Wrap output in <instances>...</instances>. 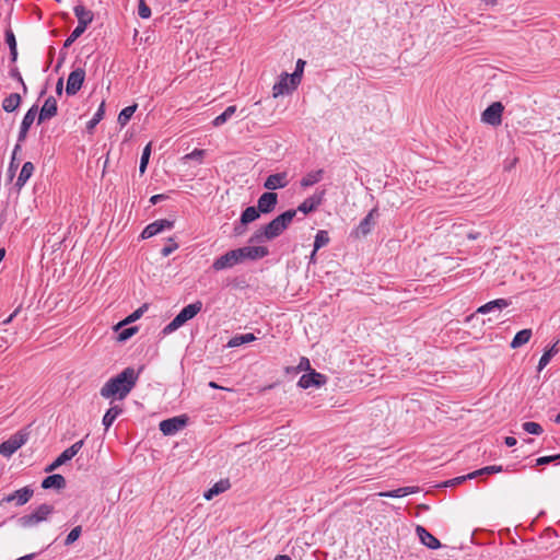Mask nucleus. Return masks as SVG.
Masks as SVG:
<instances>
[{
    "label": "nucleus",
    "instance_id": "1",
    "mask_svg": "<svg viewBox=\"0 0 560 560\" xmlns=\"http://www.w3.org/2000/svg\"><path fill=\"white\" fill-rule=\"evenodd\" d=\"M139 378V371L133 368H126L116 376L109 378L101 388V396L104 398L124 399L135 387Z\"/></svg>",
    "mask_w": 560,
    "mask_h": 560
},
{
    "label": "nucleus",
    "instance_id": "2",
    "mask_svg": "<svg viewBox=\"0 0 560 560\" xmlns=\"http://www.w3.org/2000/svg\"><path fill=\"white\" fill-rule=\"evenodd\" d=\"M298 210L289 209L273 220H271L268 224L257 230L253 236L250 237V243H259L264 241H271L279 235H281L292 223L293 219L296 217Z\"/></svg>",
    "mask_w": 560,
    "mask_h": 560
},
{
    "label": "nucleus",
    "instance_id": "3",
    "mask_svg": "<svg viewBox=\"0 0 560 560\" xmlns=\"http://www.w3.org/2000/svg\"><path fill=\"white\" fill-rule=\"evenodd\" d=\"M202 308V302L196 301L191 304L186 305L180 312L168 323L163 329L164 336L170 335L180 328L189 319L194 318Z\"/></svg>",
    "mask_w": 560,
    "mask_h": 560
},
{
    "label": "nucleus",
    "instance_id": "4",
    "mask_svg": "<svg viewBox=\"0 0 560 560\" xmlns=\"http://www.w3.org/2000/svg\"><path fill=\"white\" fill-rule=\"evenodd\" d=\"M28 440V433L21 430L0 444V455L10 457Z\"/></svg>",
    "mask_w": 560,
    "mask_h": 560
},
{
    "label": "nucleus",
    "instance_id": "5",
    "mask_svg": "<svg viewBox=\"0 0 560 560\" xmlns=\"http://www.w3.org/2000/svg\"><path fill=\"white\" fill-rule=\"evenodd\" d=\"M73 12L78 19V25L72 31V43L85 32L94 18L93 12L81 4L75 5Z\"/></svg>",
    "mask_w": 560,
    "mask_h": 560
},
{
    "label": "nucleus",
    "instance_id": "6",
    "mask_svg": "<svg viewBox=\"0 0 560 560\" xmlns=\"http://www.w3.org/2000/svg\"><path fill=\"white\" fill-rule=\"evenodd\" d=\"M234 250L241 264L246 260H257L264 258L269 254L268 248L264 246H244Z\"/></svg>",
    "mask_w": 560,
    "mask_h": 560
},
{
    "label": "nucleus",
    "instance_id": "7",
    "mask_svg": "<svg viewBox=\"0 0 560 560\" xmlns=\"http://www.w3.org/2000/svg\"><path fill=\"white\" fill-rule=\"evenodd\" d=\"M187 421L186 416L168 418L160 422L159 429L164 435H174L186 427Z\"/></svg>",
    "mask_w": 560,
    "mask_h": 560
},
{
    "label": "nucleus",
    "instance_id": "8",
    "mask_svg": "<svg viewBox=\"0 0 560 560\" xmlns=\"http://www.w3.org/2000/svg\"><path fill=\"white\" fill-rule=\"evenodd\" d=\"M504 106L501 102H494L489 105L482 113L481 119L483 122L491 126H499L502 122V113Z\"/></svg>",
    "mask_w": 560,
    "mask_h": 560
},
{
    "label": "nucleus",
    "instance_id": "9",
    "mask_svg": "<svg viewBox=\"0 0 560 560\" xmlns=\"http://www.w3.org/2000/svg\"><path fill=\"white\" fill-rule=\"evenodd\" d=\"M326 190H316L312 196L307 197L295 210L304 215L315 211L324 201Z\"/></svg>",
    "mask_w": 560,
    "mask_h": 560
},
{
    "label": "nucleus",
    "instance_id": "10",
    "mask_svg": "<svg viewBox=\"0 0 560 560\" xmlns=\"http://www.w3.org/2000/svg\"><path fill=\"white\" fill-rule=\"evenodd\" d=\"M326 381L327 377L324 374L316 372L315 370H311L308 373L303 374L300 377L298 386L303 389H307L310 387H320L326 383Z\"/></svg>",
    "mask_w": 560,
    "mask_h": 560
},
{
    "label": "nucleus",
    "instance_id": "11",
    "mask_svg": "<svg viewBox=\"0 0 560 560\" xmlns=\"http://www.w3.org/2000/svg\"><path fill=\"white\" fill-rule=\"evenodd\" d=\"M238 257L234 249H231L226 252L225 254L221 255L220 257L215 258L212 264V269L214 271H221L224 269L233 268L236 265H240Z\"/></svg>",
    "mask_w": 560,
    "mask_h": 560
},
{
    "label": "nucleus",
    "instance_id": "12",
    "mask_svg": "<svg viewBox=\"0 0 560 560\" xmlns=\"http://www.w3.org/2000/svg\"><path fill=\"white\" fill-rule=\"evenodd\" d=\"M173 225H174V222L170 221L167 219L155 220L154 222L148 224L143 229V231L141 233V238H143V240L150 238L165 230H171L173 228Z\"/></svg>",
    "mask_w": 560,
    "mask_h": 560
},
{
    "label": "nucleus",
    "instance_id": "13",
    "mask_svg": "<svg viewBox=\"0 0 560 560\" xmlns=\"http://www.w3.org/2000/svg\"><path fill=\"white\" fill-rule=\"evenodd\" d=\"M32 495L33 490L30 487H24L4 497L0 501V504L14 502L16 505L21 506L27 503Z\"/></svg>",
    "mask_w": 560,
    "mask_h": 560
},
{
    "label": "nucleus",
    "instance_id": "14",
    "mask_svg": "<svg viewBox=\"0 0 560 560\" xmlns=\"http://www.w3.org/2000/svg\"><path fill=\"white\" fill-rule=\"evenodd\" d=\"M278 203V195L273 191H266L257 200V208L260 213H270Z\"/></svg>",
    "mask_w": 560,
    "mask_h": 560
},
{
    "label": "nucleus",
    "instance_id": "15",
    "mask_svg": "<svg viewBox=\"0 0 560 560\" xmlns=\"http://www.w3.org/2000/svg\"><path fill=\"white\" fill-rule=\"evenodd\" d=\"M289 184L288 173L281 172V173H275L269 175L265 183L264 187L270 191L284 188Z\"/></svg>",
    "mask_w": 560,
    "mask_h": 560
},
{
    "label": "nucleus",
    "instance_id": "16",
    "mask_svg": "<svg viewBox=\"0 0 560 560\" xmlns=\"http://www.w3.org/2000/svg\"><path fill=\"white\" fill-rule=\"evenodd\" d=\"M378 215L377 209H372L359 223V225L355 229V235L358 237L360 236H366L369 233H371L374 224H375V217Z\"/></svg>",
    "mask_w": 560,
    "mask_h": 560
},
{
    "label": "nucleus",
    "instance_id": "17",
    "mask_svg": "<svg viewBox=\"0 0 560 560\" xmlns=\"http://www.w3.org/2000/svg\"><path fill=\"white\" fill-rule=\"evenodd\" d=\"M290 74L284 72L280 75L278 82L273 84L272 88V96L279 97L281 95L290 94L296 88H293L292 83H290Z\"/></svg>",
    "mask_w": 560,
    "mask_h": 560
},
{
    "label": "nucleus",
    "instance_id": "18",
    "mask_svg": "<svg viewBox=\"0 0 560 560\" xmlns=\"http://www.w3.org/2000/svg\"><path fill=\"white\" fill-rule=\"evenodd\" d=\"M416 532L421 542L428 548L439 549L441 547L440 540L435 538L431 533H429L424 527L418 525Z\"/></svg>",
    "mask_w": 560,
    "mask_h": 560
},
{
    "label": "nucleus",
    "instance_id": "19",
    "mask_svg": "<svg viewBox=\"0 0 560 560\" xmlns=\"http://www.w3.org/2000/svg\"><path fill=\"white\" fill-rule=\"evenodd\" d=\"M56 113H57V102L52 96H50L45 101V103L39 112L38 122H42L46 119H50L51 117H54L56 115Z\"/></svg>",
    "mask_w": 560,
    "mask_h": 560
},
{
    "label": "nucleus",
    "instance_id": "20",
    "mask_svg": "<svg viewBox=\"0 0 560 560\" xmlns=\"http://www.w3.org/2000/svg\"><path fill=\"white\" fill-rule=\"evenodd\" d=\"M67 487V480L63 476L55 474L46 477L42 482L44 489H65Z\"/></svg>",
    "mask_w": 560,
    "mask_h": 560
},
{
    "label": "nucleus",
    "instance_id": "21",
    "mask_svg": "<svg viewBox=\"0 0 560 560\" xmlns=\"http://www.w3.org/2000/svg\"><path fill=\"white\" fill-rule=\"evenodd\" d=\"M510 305V302L505 299H497L493 301H490L480 307H478L477 313L479 314H487L493 311H502L503 308L508 307Z\"/></svg>",
    "mask_w": 560,
    "mask_h": 560
},
{
    "label": "nucleus",
    "instance_id": "22",
    "mask_svg": "<svg viewBox=\"0 0 560 560\" xmlns=\"http://www.w3.org/2000/svg\"><path fill=\"white\" fill-rule=\"evenodd\" d=\"M229 479H221L215 482L209 490H207L203 494L206 500H212L215 495L223 493L230 488Z\"/></svg>",
    "mask_w": 560,
    "mask_h": 560
},
{
    "label": "nucleus",
    "instance_id": "23",
    "mask_svg": "<svg viewBox=\"0 0 560 560\" xmlns=\"http://www.w3.org/2000/svg\"><path fill=\"white\" fill-rule=\"evenodd\" d=\"M324 177V170H316L308 172L305 176L302 177L300 185L303 188L311 187L317 183H319Z\"/></svg>",
    "mask_w": 560,
    "mask_h": 560
},
{
    "label": "nucleus",
    "instance_id": "24",
    "mask_svg": "<svg viewBox=\"0 0 560 560\" xmlns=\"http://www.w3.org/2000/svg\"><path fill=\"white\" fill-rule=\"evenodd\" d=\"M256 340V336L252 332L248 334H237L233 336L226 343L228 348H236L245 343H249Z\"/></svg>",
    "mask_w": 560,
    "mask_h": 560
},
{
    "label": "nucleus",
    "instance_id": "25",
    "mask_svg": "<svg viewBox=\"0 0 560 560\" xmlns=\"http://www.w3.org/2000/svg\"><path fill=\"white\" fill-rule=\"evenodd\" d=\"M122 412V408L118 405L112 406L104 415L102 423L105 430H108L118 416Z\"/></svg>",
    "mask_w": 560,
    "mask_h": 560
},
{
    "label": "nucleus",
    "instance_id": "26",
    "mask_svg": "<svg viewBox=\"0 0 560 560\" xmlns=\"http://www.w3.org/2000/svg\"><path fill=\"white\" fill-rule=\"evenodd\" d=\"M532 335H533L532 329H522V330L517 331L511 341V345H510L511 348L517 349V348L526 345L529 341Z\"/></svg>",
    "mask_w": 560,
    "mask_h": 560
},
{
    "label": "nucleus",
    "instance_id": "27",
    "mask_svg": "<svg viewBox=\"0 0 560 560\" xmlns=\"http://www.w3.org/2000/svg\"><path fill=\"white\" fill-rule=\"evenodd\" d=\"M148 310V305L147 304H143L142 306H140L139 308H137L135 312H132L130 315H128L122 322L118 323L116 326H115V330H119L122 326L125 325H128L130 323H133L136 320H138L142 315L143 313Z\"/></svg>",
    "mask_w": 560,
    "mask_h": 560
},
{
    "label": "nucleus",
    "instance_id": "28",
    "mask_svg": "<svg viewBox=\"0 0 560 560\" xmlns=\"http://www.w3.org/2000/svg\"><path fill=\"white\" fill-rule=\"evenodd\" d=\"M21 104V96L18 93H12L8 97H5L2 102V108L7 113L14 112Z\"/></svg>",
    "mask_w": 560,
    "mask_h": 560
},
{
    "label": "nucleus",
    "instance_id": "29",
    "mask_svg": "<svg viewBox=\"0 0 560 560\" xmlns=\"http://www.w3.org/2000/svg\"><path fill=\"white\" fill-rule=\"evenodd\" d=\"M34 172V165L31 162H25L16 179V186L23 187Z\"/></svg>",
    "mask_w": 560,
    "mask_h": 560
},
{
    "label": "nucleus",
    "instance_id": "30",
    "mask_svg": "<svg viewBox=\"0 0 560 560\" xmlns=\"http://www.w3.org/2000/svg\"><path fill=\"white\" fill-rule=\"evenodd\" d=\"M235 113H236V106L235 105L228 106L222 114H220L219 116H217L213 119L212 125L214 127H220V126L224 125L228 120H230L232 118V116Z\"/></svg>",
    "mask_w": 560,
    "mask_h": 560
},
{
    "label": "nucleus",
    "instance_id": "31",
    "mask_svg": "<svg viewBox=\"0 0 560 560\" xmlns=\"http://www.w3.org/2000/svg\"><path fill=\"white\" fill-rule=\"evenodd\" d=\"M558 342L556 341L548 350H546L542 355L540 357V360L538 362V371H541L547 364L550 362L553 355H556L559 351L558 349Z\"/></svg>",
    "mask_w": 560,
    "mask_h": 560
},
{
    "label": "nucleus",
    "instance_id": "32",
    "mask_svg": "<svg viewBox=\"0 0 560 560\" xmlns=\"http://www.w3.org/2000/svg\"><path fill=\"white\" fill-rule=\"evenodd\" d=\"M260 217V211L257 207H247L241 214L242 223L249 224Z\"/></svg>",
    "mask_w": 560,
    "mask_h": 560
},
{
    "label": "nucleus",
    "instance_id": "33",
    "mask_svg": "<svg viewBox=\"0 0 560 560\" xmlns=\"http://www.w3.org/2000/svg\"><path fill=\"white\" fill-rule=\"evenodd\" d=\"M85 72L81 68L72 70V95H74L82 86Z\"/></svg>",
    "mask_w": 560,
    "mask_h": 560
},
{
    "label": "nucleus",
    "instance_id": "34",
    "mask_svg": "<svg viewBox=\"0 0 560 560\" xmlns=\"http://www.w3.org/2000/svg\"><path fill=\"white\" fill-rule=\"evenodd\" d=\"M329 243V235L328 232L325 230H319L314 240V249L313 255H316V252L320 249L322 247L326 246Z\"/></svg>",
    "mask_w": 560,
    "mask_h": 560
},
{
    "label": "nucleus",
    "instance_id": "35",
    "mask_svg": "<svg viewBox=\"0 0 560 560\" xmlns=\"http://www.w3.org/2000/svg\"><path fill=\"white\" fill-rule=\"evenodd\" d=\"M305 61L302 59H299L296 61L295 70L290 75V83H292L293 88H298V85L301 82L303 71H304Z\"/></svg>",
    "mask_w": 560,
    "mask_h": 560
},
{
    "label": "nucleus",
    "instance_id": "36",
    "mask_svg": "<svg viewBox=\"0 0 560 560\" xmlns=\"http://www.w3.org/2000/svg\"><path fill=\"white\" fill-rule=\"evenodd\" d=\"M104 107L105 103L102 102L96 113L93 117L86 122V130L92 132V130L96 127V125L103 119L104 116Z\"/></svg>",
    "mask_w": 560,
    "mask_h": 560
},
{
    "label": "nucleus",
    "instance_id": "37",
    "mask_svg": "<svg viewBox=\"0 0 560 560\" xmlns=\"http://www.w3.org/2000/svg\"><path fill=\"white\" fill-rule=\"evenodd\" d=\"M137 109V105H130V106H127L125 107L124 109H121V112L119 113L118 115V124L120 126H125L128 124V121L130 120V118L132 117V115L135 114Z\"/></svg>",
    "mask_w": 560,
    "mask_h": 560
},
{
    "label": "nucleus",
    "instance_id": "38",
    "mask_svg": "<svg viewBox=\"0 0 560 560\" xmlns=\"http://www.w3.org/2000/svg\"><path fill=\"white\" fill-rule=\"evenodd\" d=\"M503 471V467L500 466V465H491V466H486L481 469H478L474 472H470L468 474V477L469 478H475L477 476H481V475H491V474H495V472H501Z\"/></svg>",
    "mask_w": 560,
    "mask_h": 560
},
{
    "label": "nucleus",
    "instance_id": "39",
    "mask_svg": "<svg viewBox=\"0 0 560 560\" xmlns=\"http://www.w3.org/2000/svg\"><path fill=\"white\" fill-rule=\"evenodd\" d=\"M69 459H70V448H66L56 460H54L49 466L46 467L45 471L50 472V471L57 469L60 465L65 464Z\"/></svg>",
    "mask_w": 560,
    "mask_h": 560
},
{
    "label": "nucleus",
    "instance_id": "40",
    "mask_svg": "<svg viewBox=\"0 0 560 560\" xmlns=\"http://www.w3.org/2000/svg\"><path fill=\"white\" fill-rule=\"evenodd\" d=\"M150 155H151V143H148L144 147L142 154H141V159H140L139 172L141 175L144 174L147 171Z\"/></svg>",
    "mask_w": 560,
    "mask_h": 560
},
{
    "label": "nucleus",
    "instance_id": "41",
    "mask_svg": "<svg viewBox=\"0 0 560 560\" xmlns=\"http://www.w3.org/2000/svg\"><path fill=\"white\" fill-rule=\"evenodd\" d=\"M18 522H19L20 526H22L24 528L34 527L40 523L38 521V518L36 517V515H34V513H31V514L20 517Z\"/></svg>",
    "mask_w": 560,
    "mask_h": 560
},
{
    "label": "nucleus",
    "instance_id": "42",
    "mask_svg": "<svg viewBox=\"0 0 560 560\" xmlns=\"http://www.w3.org/2000/svg\"><path fill=\"white\" fill-rule=\"evenodd\" d=\"M37 115V108L35 106L31 107L27 113L25 114L21 127H23L24 130H28L32 124L34 122V119Z\"/></svg>",
    "mask_w": 560,
    "mask_h": 560
},
{
    "label": "nucleus",
    "instance_id": "43",
    "mask_svg": "<svg viewBox=\"0 0 560 560\" xmlns=\"http://www.w3.org/2000/svg\"><path fill=\"white\" fill-rule=\"evenodd\" d=\"M52 512V506L48 504L39 505L33 513L36 515L39 522L47 520L48 515Z\"/></svg>",
    "mask_w": 560,
    "mask_h": 560
},
{
    "label": "nucleus",
    "instance_id": "44",
    "mask_svg": "<svg viewBox=\"0 0 560 560\" xmlns=\"http://www.w3.org/2000/svg\"><path fill=\"white\" fill-rule=\"evenodd\" d=\"M523 427V430L529 434H535V435H539L542 433V427L537 423V422H533V421H527V422H524L522 424Z\"/></svg>",
    "mask_w": 560,
    "mask_h": 560
},
{
    "label": "nucleus",
    "instance_id": "45",
    "mask_svg": "<svg viewBox=\"0 0 560 560\" xmlns=\"http://www.w3.org/2000/svg\"><path fill=\"white\" fill-rule=\"evenodd\" d=\"M551 463L560 464V453L556 455L541 456L536 459L537 466H542Z\"/></svg>",
    "mask_w": 560,
    "mask_h": 560
},
{
    "label": "nucleus",
    "instance_id": "46",
    "mask_svg": "<svg viewBox=\"0 0 560 560\" xmlns=\"http://www.w3.org/2000/svg\"><path fill=\"white\" fill-rule=\"evenodd\" d=\"M90 463H91V457L88 454L86 455L81 454L75 459L77 469L78 470H85L90 466Z\"/></svg>",
    "mask_w": 560,
    "mask_h": 560
},
{
    "label": "nucleus",
    "instance_id": "47",
    "mask_svg": "<svg viewBox=\"0 0 560 560\" xmlns=\"http://www.w3.org/2000/svg\"><path fill=\"white\" fill-rule=\"evenodd\" d=\"M5 39L10 47L12 59L15 60V58H16V42H15L14 34L12 32H7Z\"/></svg>",
    "mask_w": 560,
    "mask_h": 560
},
{
    "label": "nucleus",
    "instance_id": "48",
    "mask_svg": "<svg viewBox=\"0 0 560 560\" xmlns=\"http://www.w3.org/2000/svg\"><path fill=\"white\" fill-rule=\"evenodd\" d=\"M138 14L141 19H149L151 16V9L144 0L139 1Z\"/></svg>",
    "mask_w": 560,
    "mask_h": 560
},
{
    "label": "nucleus",
    "instance_id": "49",
    "mask_svg": "<svg viewBox=\"0 0 560 560\" xmlns=\"http://www.w3.org/2000/svg\"><path fill=\"white\" fill-rule=\"evenodd\" d=\"M138 331V328L137 327H128V328H124L119 331L118 334V339L120 341H126L128 340L129 338H131L136 332Z\"/></svg>",
    "mask_w": 560,
    "mask_h": 560
},
{
    "label": "nucleus",
    "instance_id": "50",
    "mask_svg": "<svg viewBox=\"0 0 560 560\" xmlns=\"http://www.w3.org/2000/svg\"><path fill=\"white\" fill-rule=\"evenodd\" d=\"M404 492L405 491H402V487H401V488H398L395 490L380 492L378 495L384 497V498H402Z\"/></svg>",
    "mask_w": 560,
    "mask_h": 560
},
{
    "label": "nucleus",
    "instance_id": "51",
    "mask_svg": "<svg viewBox=\"0 0 560 560\" xmlns=\"http://www.w3.org/2000/svg\"><path fill=\"white\" fill-rule=\"evenodd\" d=\"M296 370L298 371H311L313 369L311 368L310 360L306 357H301L300 362L296 366Z\"/></svg>",
    "mask_w": 560,
    "mask_h": 560
},
{
    "label": "nucleus",
    "instance_id": "52",
    "mask_svg": "<svg viewBox=\"0 0 560 560\" xmlns=\"http://www.w3.org/2000/svg\"><path fill=\"white\" fill-rule=\"evenodd\" d=\"M178 248V245L177 243H171L170 245H166L164 246L162 249H161V255L163 257H167L170 256L173 252H175L176 249Z\"/></svg>",
    "mask_w": 560,
    "mask_h": 560
},
{
    "label": "nucleus",
    "instance_id": "53",
    "mask_svg": "<svg viewBox=\"0 0 560 560\" xmlns=\"http://www.w3.org/2000/svg\"><path fill=\"white\" fill-rule=\"evenodd\" d=\"M205 155V150L195 149L191 153L187 154L186 158L190 160L200 161Z\"/></svg>",
    "mask_w": 560,
    "mask_h": 560
},
{
    "label": "nucleus",
    "instance_id": "54",
    "mask_svg": "<svg viewBox=\"0 0 560 560\" xmlns=\"http://www.w3.org/2000/svg\"><path fill=\"white\" fill-rule=\"evenodd\" d=\"M246 225L247 224L242 223V219L240 218V221L237 223H235V225H234V234L235 235L244 234L246 231Z\"/></svg>",
    "mask_w": 560,
    "mask_h": 560
},
{
    "label": "nucleus",
    "instance_id": "55",
    "mask_svg": "<svg viewBox=\"0 0 560 560\" xmlns=\"http://www.w3.org/2000/svg\"><path fill=\"white\" fill-rule=\"evenodd\" d=\"M167 199V196L165 194H159V195H153L151 198H150V203L151 205H156L163 200H166Z\"/></svg>",
    "mask_w": 560,
    "mask_h": 560
},
{
    "label": "nucleus",
    "instance_id": "56",
    "mask_svg": "<svg viewBox=\"0 0 560 560\" xmlns=\"http://www.w3.org/2000/svg\"><path fill=\"white\" fill-rule=\"evenodd\" d=\"M466 479H470V478L468 477V475H467V476L456 477V478H454V479H451V480L446 481V486H454V485H458V483H462V482H463L464 480H466Z\"/></svg>",
    "mask_w": 560,
    "mask_h": 560
},
{
    "label": "nucleus",
    "instance_id": "57",
    "mask_svg": "<svg viewBox=\"0 0 560 560\" xmlns=\"http://www.w3.org/2000/svg\"><path fill=\"white\" fill-rule=\"evenodd\" d=\"M83 445V440L72 443V457L77 455V453L81 450Z\"/></svg>",
    "mask_w": 560,
    "mask_h": 560
},
{
    "label": "nucleus",
    "instance_id": "58",
    "mask_svg": "<svg viewBox=\"0 0 560 560\" xmlns=\"http://www.w3.org/2000/svg\"><path fill=\"white\" fill-rule=\"evenodd\" d=\"M81 530V526L72 527V544L80 537Z\"/></svg>",
    "mask_w": 560,
    "mask_h": 560
},
{
    "label": "nucleus",
    "instance_id": "59",
    "mask_svg": "<svg viewBox=\"0 0 560 560\" xmlns=\"http://www.w3.org/2000/svg\"><path fill=\"white\" fill-rule=\"evenodd\" d=\"M404 497L416 493L419 491L418 487H402Z\"/></svg>",
    "mask_w": 560,
    "mask_h": 560
},
{
    "label": "nucleus",
    "instance_id": "60",
    "mask_svg": "<svg viewBox=\"0 0 560 560\" xmlns=\"http://www.w3.org/2000/svg\"><path fill=\"white\" fill-rule=\"evenodd\" d=\"M504 443L506 446L512 447V446L516 445L517 441L513 436H506L504 440Z\"/></svg>",
    "mask_w": 560,
    "mask_h": 560
},
{
    "label": "nucleus",
    "instance_id": "61",
    "mask_svg": "<svg viewBox=\"0 0 560 560\" xmlns=\"http://www.w3.org/2000/svg\"><path fill=\"white\" fill-rule=\"evenodd\" d=\"M70 88H71V84H70V75H69L66 80V85H65V92L67 95H70Z\"/></svg>",
    "mask_w": 560,
    "mask_h": 560
},
{
    "label": "nucleus",
    "instance_id": "62",
    "mask_svg": "<svg viewBox=\"0 0 560 560\" xmlns=\"http://www.w3.org/2000/svg\"><path fill=\"white\" fill-rule=\"evenodd\" d=\"M481 2L485 4V7L495 5L498 3L497 0H481Z\"/></svg>",
    "mask_w": 560,
    "mask_h": 560
},
{
    "label": "nucleus",
    "instance_id": "63",
    "mask_svg": "<svg viewBox=\"0 0 560 560\" xmlns=\"http://www.w3.org/2000/svg\"><path fill=\"white\" fill-rule=\"evenodd\" d=\"M27 131L28 130H24L23 127H21L20 135H19V140L20 141L25 139Z\"/></svg>",
    "mask_w": 560,
    "mask_h": 560
},
{
    "label": "nucleus",
    "instance_id": "64",
    "mask_svg": "<svg viewBox=\"0 0 560 560\" xmlns=\"http://www.w3.org/2000/svg\"><path fill=\"white\" fill-rule=\"evenodd\" d=\"M273 560H292L288 555H278Z\"/></svg>",
    "mask_w": 560,
    "mask_h": 560
}]
</instances>
